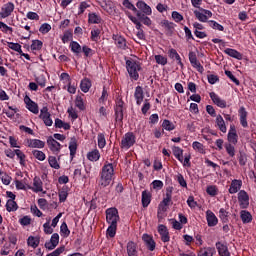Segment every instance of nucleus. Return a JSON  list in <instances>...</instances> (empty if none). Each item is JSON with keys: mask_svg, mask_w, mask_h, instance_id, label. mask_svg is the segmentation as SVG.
<instances>
[{"mask_svg": "<svg viewBox=\"0 0 256 256\" xmlns=\"http://www.w3.org/2000/svg\"><path fill=\"white\" fill-rule=\"evenodd\" d=\"M125 13H126L128 19H130V21H131L132 23H134V25H136V29H137L138 31H141V29H143V28H142V27H143V24H141V22L138 21L135 16L131 15L130 12H125Z\"/></svg>", "mask_w": 256, "mask_h": 256, "instance_id": "45", "label": "nucleus"}, {"mask_svg": "<svg viewBox=\"0 0 256 256\" xmlns=\"http://www.w3.org/2000/svg\"><path fill=\"white\" fill-rule=\"evenodd\" d=\"M35 81L40 87H45V85H47V78H45V75L35 77Z\"/></svg>", "mask_w": 256, "mask_h": 256, "instance_id": "62", "label": "nucleus"}, {"mask_svg": "<svg viewBox=\"0 0 256 256\" xmlns=\"http://www.w3.org/2000/svg\"><path fill=\"white\" fill-rule=\"evenodd\" d=\"M225 149L229 157H235V146L229 143L225 145Z\"/></svg>", "mask_w": 256, "mask_h": 256, "instance_id": "63", "label": "nucleus"}, {"mask_svg": "<svg viewBox=\"0 0 256 256\" xmlns=\"http://www.w3.org/2000/svg\"><path fill=\"white\" fill-rule=\"evenodd\" d=\"M105 213L106 223H108V225H117V223H119L121 217H119V210H117V208H108Z\"/></svg>", "mask_w": 256, "mask_h": 256, "instance_id": "5", "label": "nucleus"}, {"mask_svg": "<svg viewBox=\"0 0 256 256\" xmlns=\"http://www.w3.org/2000/svg\"><path fill=\"white\" fill-rule=\"evenodd\" d=\"M126 69L130 79L134 81L139 80V71L141 70V64L133 59L126 60Z\"/></svg>", "mask_w": 256, "mask_h": 256, "instance_id": "2", "label": "nucleus"}, {"mask_svg": "<svg viewBox=\"0 0 256 256\" xmlns=\"http://www.w3.org/2000/svg\"><path fill=\"white\" fill-rule=\"evenodd\" d=\"M142 241H144V243L149 251H155V247L157 246V243H155L153 236H151L149 234H143Z\"/></svg>", "mask_w": 256, "mask_h": 256, "instance_id": "15", "label": "nucleus"}, {"mask_svg": "<svg viewBox=\"0 0 256 256\" xmlns=\"http://www.w3.org/2000/svg\"><path fill=\"white\" fill-rule=\"evenodd\" d=\"M48 163H49L50 167H52V169H61L59 162H57V157H55V156H49Z\"/></svg>", "mask_w": 256, "mask_h": 256, "instance_id": "52", "label": "nucleus"}, {"mask_svg": "<svg viewBox=\"0 0 256 256\" xmlns=\"http://www.w3.org/2000/svg\"><path fill=\"white\" fill-rule=\"evenodd\" d=\"M13 11H15V4H13V2H8L2 6L0 17L2 19H7V17H11Z\"/></svg>", "mask_w": 256, "mask_h": 256, "instance_id": "8", "label": "nucleus"}, {"mask_svg": "<svg viewBox=\"0 0 256 256\" xmlns=\"http://www.w3.org/2000/svg\"><path fill=\"white\" fill-rule=\"evenodd\" d=\"M109 99V90H107V87L103 86L102 94L100 98L98 99V103L100 105H105V102Z\"/></svg>", "mask_w": 256, "mask_h": 256, "instance_id": "42", "label": "nucleus"}, {"mask_svg": "<svg viewBox=\"0 0 256 256\" xmlns=\"http://www.w3.org/2000/svg\"><path fill=\"white\" fill-rule=\"evenodd\" d=\"M115 176V167L113 163L106 162L100 172V182L101 187H109Z\"/></svg>", "mask_w": 256, "mask_h": 256, "instance_id": "1", "label": "nucleus"}, {"mask_svg": "<svg viewBox=\"0 0 256 256\" xmlns=\"http://www.w3.org/2000/svg\"><path fill=\"white\" fill-rule=\"evenodd\" d=\"M32 155L37 159L38 161H45L47 159V156L43 153L41 150H33Z\"/></svg>", "mask_w": 256, "mask_h": 256, "instance_id": "53", "label": "nucleus"}, {"mask_svg": "<svg viewBox=\"0 0 256 256\" xmlns=\"http://www.w3.org/2000/svg\"><path fill=\"white\" fill-rule=\"evenodd\" d=\"M17 209H19V205L17 204V202H15V200H7L6 211H8V213L15 212L17 211Z\"/></svg>", "mask_w": 256, "mask_h": 256, "instance_id": "39", "label": "nucleus"}, {"mask_svg": "<svg viewBox=\"0 0 256 256\" xmlns=\"http://www.w3.org/2000/svg\"><path fill=\"white\" fill-rule=\"evenodd\" d=\"M127 253L128 256H138L137 244H135V242L129 241L127 243Z\"/></svg>", "mask_w": 256, "mask_h": 256, "instance_id": "34", "label": "nucleus"}, {"mask_svg": "<svg viewBox=\"0 0 256 256\" xmlns=\"http://www.w3.org/2000/svg\"><path fill=\"white\" fill-rule=\"evenodd\" d=\"M112 39H113L115 45L118 47V49H122L123 51H125V49H127V40L125 39V37L114 34L112 36Z\"/></svg>", "mask_w": 256, "mask_h": 256, "instance_id": "18", "label": "nucleus"}, {"mask_svg": "<svg viewBox=\"0 0 256 256\" xmlns=\"http://www.w3.org/2000/svg\"><path fill=\"white\" fill-rule=\"evenodd\" d=\"M219 219L222 223H229V211L225 210V208H221L219 210Z\"/></svg>", "mask_w": 256, "mask_h": 256, "instance_id": "44", "label": "nucleus"}, {"mask_svg": "<svg viewBox=\"0 0 256 256\" xmlns=\"http://www.w3.org/2000/svg\"><path fill=\"white\" fill-rule=\"evenodd\" d=\"M225 55H228L229 57H232L233 59H237L238 61H241L243 59V54L241 52L237 51L233 48H226L224 50Z\"/></svg>", "mask_w": 256, "mask_h": 256, "instance_id": "24", "label": "nucleus"}, {"mask_svg": "<svg viewBox=\"0 0 256 256\" xmlns=\"http://www.w3.org/2000/svg\"><path fill=\"white\" fill-rule=\"evenodd\" d=\"M210 99H212L213 103L217 105V107H220V109L227 107V101L221 99L215 92L210 93Z\"/></svg>", "mask_w": 256, "mask_h": 256, "instance_id": "21", "label": "nucleus"}, {"mask_svg": "<svg viewBox=\"0 0 256 256\" xmlns=\"http://www.w3.org/2000/svg\"><path fill=\"white\" fill-rule=\"evenodd\" d=\"M228 141L232 145H237V142L239 141V135H237V129L233 124L230 125V129L228 131Z\"/></svg>", "mask_w": 256, "mask_h": 256, "instance_id": "16", "label": "nucleus"}, {"mask_svg": "<svg viewBox=\"0 0 256 256\" xmlns=\"http://www.w3.org/2000/svg\"><path fill=\"white\" fill-rule=\"evenodd\" d=\"M70 157L73 159L77 155V138L72 137L69 143Z\"/></svg>", "mask_w": 256, "mask_h": 256, "instance_id": "31", "label": "nucleus"}, {"mask_svg": "<svg viewBox=\"0 0 256 256\" xmlns=\"http://www.w3.org/2000/svg\"><path fill=\"white\" fill-rule=\"evenodd\" d=\"M105 145H107V140L105 139V134H98V147L99 149H104Z\"/></svg>", "mask_w": 256, "mask_h": 256, "instance_id": "60", "label": "nucleus"}, {"mask_svg": "<svg viewBox=\"0 0 256 256\" xmlns=\"http://www.w3.org/2000/svg\"><path fill=\"white\" fill-rule=\"evenodd\" d=\"M135 143H137V137L135 136V134L133 132H127L122 137V140L120 142V148L125 149V151H129V149H131V147H133Z\"/></svg>", "mask_w": 256, "mask_h": 256, "instance_id": "4", "label": "nucleus"}, {"mask_svg": "<svg viewBox=\"0 0 256 256\" xmlns=\"http://www.w3.org/2000/svg\"><path fill=\"white\" fill-rule=\"evenodd\" d=\"M32 51H41L43 49V41L33 40L31 44Z\"/></svg>", "mask_w": 256, "mask_h": 256, "instance_id": "55", "label": "nucleus"}, {"mask_svg": "<svg viewBox=\"0 0 256 256\" xmlns=\"http://www.w3.org/2000/svg\"><path fill=\"white\" fill-rule=\"evenodd\" d=\"M0 179L3 185H11L12 178L6 172L0 171Z\"/></svg>", "mask_w": 256, "mask_h": 256, "instance_id": "51", "label": "nucleus"}, {"mask_svg": "<svg viewBox=\"0 0 256 256\" xmlns=\"http://www.w3.org/2000/svg\"><path fill=\"white\" fill-rule=\"evenodd\" d=\"M34 193H41L43 192V181L41 178L35 176L33 179V187L30 188Z\"/></svg>", "mask_w": 256, "mask_h": 256, "instance_id": "25", "label": "nucleus"}, {"mask_svg": "<svg viewBox=\"0 0 256 256\" xmlns=\"http://www.w3.org/2000/svg\"><path fill=\"white\" fill-rule=\"evenodd\" d=\"M28 147H31L32 149H43L45 147V142L39 139H30L28 141Z\"/></svg>", "mask_w": 256, "mask_h": 256, "instance_id": "29", "label": "nucleus"}, {"mask_svg": "<svg viewBox=\"0 0 256 256\" xmlns=\"http://www.w3.org/2000/svg\"><path fill=\"white\" fill-rule=\"evenodd\" d=\"M215 246L220 256H231V252H229V247L227 244L218 241L216 242Z\"/></svg>", "mask_w": 256, "mask_h": 256, "instance_id": "20", "label": "nucleus"}, {"mask_svg": "<svg viewBox=\"0 0 256 256\" xmlns=\"http://www.w3.org/2000/svg\"><path fill=\"white\" fill-rule=\"evenodd\" d=\"M57 245H59V234L54 233V234H52L50 241L45 242L44 246L49 251H53V249H55V247H57Z\"/></svg>", "mask_w": 256, "mask_h": 256, "instance_id": "17", "label": "nucleus"}, {"mask_svg": "<svg viewBox=\"0 0 256 256\" xmlns=\"http://www.w3.org/2000/svg\"><path fill=\"white\" fill-rule=\"evenodd\" d=\"M238 203L241 209H247L249 207V194H247V191L245 190L239 191Z\"/></svg>", "mask_w": 256, "mask_h": 256, "instance_id": "9", "label": "nucleus"}, {"mask_svg": "<svg viewBox=\"0 0 256 256\" xmlns=\"http://www.w3.org/2000/svg\"><path fill=\"white\" fill-rule=\"evenodd\" d=\"M172 152L174 157L178 159L180 163H183V149L179 146H173Z\"/></svg>", "mask_w": 256, "mask_h": 256, "instance_id": "37", "label": "nucleus"}, {"mask_svg": "<svg viewBox=\"0 0 256 256\" xmlns=\"http://www.w3.org/2000/svg\"><path fill=\"white\" fill-rule=\"evenodd\" d=\"M238 161L241 167H245V165H247V154H245V152L240 151L238 155Z\"/></svg>", "mask_w": 256, "mask_h": 256, "instance_id": "59", "label": "nucleus"}, {"mask_svg": "<svg viewBox=\"0 0 256 256\" xmlns=\"http://www.w3.org/2000/svg\"><path fill=\"white\" fill-rule=\"evenodd\" d=\"M216 127H218L219 131L222 133H227V125L225 124V120L221 114L216 116Z\"/></svg>", "mask_w": 256, "mask_h": 256, "instance_id": "27", "label": "nucleus"}, {"mask_svg": "<svg viewBox=\"0 0 256 256\" xmlns=\"http://www.w3.org/2000/svg\"><path fill=\"white\" fill-rule=\"evenodd\" d=\"M206 193L210 195V197H216L219 194V188L216 185H210L206 188Z\"/></svg>", "mask_w": 256, "mask_h": 256, "instance_id": "49", "label": "nucleus"}, {"mask_svg": "<svg viewBox=\"0 0 256 256\" xmlns=\"http://www.w3.org/2000/svg\"><path fill=\"white\" fill-rule=\"evenodd\" d=\"M161 127L163 131H175V125L168 119L163 120Z\"/></svg>", "mask_w": 256, "mask_h": 256, "instance_id": "40", "label": "nucleus"}, {"mask_svg": "<svg viewBox=\"0 0 256 256\" xmlns=\"http://www.w3.org/2000/svg\"><path fill=\"white\" fill-rule=\"evenodd\" d=\"M24 103L26 104V109H28V111L34 113V115L39 114V105L35 101L31 100L29 96H25Z\"/></svg>", "mask_w": 256, "mask_h": 256, "instance_id": "10", "label": "nucleus"}, {"mask_svg": "<svg viewBox=\"0 0 256 256\" xmlns=\"http://www.w3.org/2000/svg\"><path fill=\"white\" fill-rule=\"evenodd\" d=\"M60 233L64 237H69L71 235V230H69V227L67 226L66 222H63L60 226Z\"/></svg>", "mask_w": 256, "mask_h": 256, "instance_id": "54", "label": "nucleus"}, {"mask_svg": "<svg viewBox=\"0 0 256 256\" xmlns=\"http://www.w3.org/2000/svg\"><path fill=\"white\" fill-rule=\"evenodd\" d=\"M194 15L196 19H198V21H200L201 23H207L208 17L203 12L195 10Z\"/></svg>", "mask_w": 256, "mask_h": 256, "instance_id": "56", "label": "nucleus"}, {"mask_svg": "<svg viewBox=\"0 0 256 256\" xmlns=\"http://www.w3.org/2000/svg\"><path fill=\"white\" fill-rule=\"evenodd\" d=\"M188 58L192 67L198 71V73H203L205 68L201 65V62L197 59V54L193 51H190L188 54Z\"/></svg>", "mask_w": 256, "mask_h": 256, "instance_id": "6", "label": "nucleus"}, {"mask_svg": "<svg viewBox=\"0 0 256 256\" xmlns=\"http://www.w3.org/2000/svg\"><path fill=\"white\" fill-rule=\"evenodd\" d=\"M192 147H193L194 151H198V153L205 155V153H206L205 146H203V144L201 142H199V141L193 142Z\"/></svg>", "mask_w": 256, "mask_h": 256, "instance_id": "47", "label": "nucleus"}, {"mask_svg": "<svg viewBox=\"0 0 256 256\" xmlns=\"http://www.w3.org/2000/svg\"><path fill=\"white\" fill-rule=\"evenodd\" d=\"M117 235V225L109 224L106 230L107 239H113Z\"/></svg>", "mask_w": 256, "mask_h": 256, "instance_id": "36", "label": "nucleus"}, {"mask_svg": "<svg viewBox=\"0 0 256 256\" xmlns=\"http://www.w3.org/2000/svg\"><path fill=\"white\" fill-rule=\"evenodd\" d=\"M138 11L142 13V15H153V10L151 9V6H149L145 1L140 0L136 3Z\"/></svg>", "mask_w": 256, "mask_h": 256, "instance_id": "11", "label": "nucleus"}, {"mask_svg": "<svg viewBox=\"0 0 256 256\" xmlns=\"http://www.w3.org/2000/svg\"><path fill=\"white\" fill-rule=\"evenodd\" d=\"M124 111H125V102L123 101V98L118 96L116 98L114 113H115V121L116 123H118V125H120V127H123Z\"/></svg>", "mask_w": 256, "mask_h": 256, "instance_id": "3", "label": "nucleus"}, {"mask_svg": "<svg viewBox=\"0 0 256 256\" xmlns=\"http://www.w3.org/2000/svg\"><path fill=\"white\" fill-rule=\"evenodd\" d=\"M238 115L240 118V125H242L244 129H247V127H249V123L247 122V115H249V113L247 112L244 106H241L239 108Z\"/></svg>", "mask_w": 256, "mask_h": 256, "instance_id": "14", "label": "nucleus"}, {"mask_svg": "<svg viewBox=\"0 0 256 256\" xmlns=\"http://www.w3.org/2000/svg\"><path fill=\"white\" fill-rule=\"evenodd\" d=\"M75 106L78 107L80 111H85V103L83 102V96H76Z\"/></svg>", "mask_w": 256, "mask_h": 256, "instance_id": "57", "label": "nucleus"}, {"mask_svg": "<svg viewBox=\"0 0 256 256\" xmlns=\"http://www.w3.org/2000/svg\"><path fill=\"white\" fill-rule=\"evenodd\" d=\"M122 5L126 9H129L130 11H133V13H136V15L140 12L137 9V7H135V5H133V3H131V1H129V0H123Z\"/></svg>", "mask_w": 256, "mask_h": 256, "instance_id": "48", "label": "nucleus"}, {"mask_svg": "<svg viewBox=\"0 0 256 256\" xmlns=\"http://www.w3.org/2000/svg\"><path fill=\"white\" fill-rule=\"evenodd\" d=\"M240 218L242 223H244V225L247 223H251L253 221V216L251 215V212L247 210H242L240 212Z\"/></svg>", "mask_w": 256, "mask_h": 256, "instance_id": "32", "label": "nucleus"}, {"mask_svg": "<svg viewBox=\"0 0 256 256\" xmlns=\"http://www.w3.org/2000/svg\"><path fill=\"white\" fill-rule=\"evenodd\" d=\"M134 98L136 100V105H141L143 99H145V93L143 92V87L137 86L134 92Z\"/></svg>", "mask_w": 256, "mask_h": 256, "instance_id": "23", "label": "nucleus"}, {"mask_svg": "<svg viewBox=\"0 0 256 256\" xmlns=\"http://www.w3.org/2000/svg\"><path fill=\"white\" fill-rule=\"evenodd\" d=\"M70 49L72 53H75V55H79L83 48L81 47V44H79L77 41H72L70 43Z\"/></svg>", "mask_w": 256, "mask_h": 256, "instance_id": "46", "label": "nucleus"}, {"mask_svg": "<svg viewBox=\"0 0 256 256\" xmlns=\"http://www.w3.org/2000/svg\"><path fill=\"white\" fill-rule=\"evenodd\" d=\"M206 221H207L208 227H216V225L219 223V219L217 218L215 213H213V211L211 210L206 211Z\"/></svg>", "mask_w": 256, "mask_h": 256, "instance_id": "19", "label": "nucleus"}, {"mask_svg": "<svg viewBox=\"0 0 256 256\" xmlns=\"http://www.w3.org/2000/svg\"><path fill=\"white\" fill-rule=\"evenodd\" d=\"M148 16L149 15L141 13V11L136 15V17L139 19V21H141V23H143V25H146V27H151L153 21H151V18Z\"/></svg>", "mask_w": 256, "mask_h": 256, "instance_id": "30", "label": "nucleus"}, {"mask_svg": "<svg viewBox=\"0 0 256 256\" xmlns=\"http://www.w3.org/2000/svg\"><path fill=\"white\" fill-rule=\"evenodd\" d=\"M215 253H217V251L214 247H206L199 251L198 256H213Z\"/></svg>", "mask_w": 256, "mask_h": 256, "instance_id": "38", "label": "nucleus"}, {"mask_svg": "<svg viewBox=\"0 0 256 256\" xmlns=\"http://www.w3.org/2000/svg\"><path fill=\"white\" fill-rule=\"evenodd\" d=\"M175 179L177 183H179L180 187L187 189V180H185V177L183 176V174L176 175Z\"/></svg>", "mask_w": 256, "mask_h": 256, "instance_id": "58", "label": "nucleus"}, {"mask_svg": "<svg viewBox=\"0 0 256 256\" xmlns=\"http://www.w3.org/2000/svg\"><path fill=\"white\" fill-rule=\"evenodd\" d=\"M168 57L170 59H175L177 61V65H180L181 67H184L183 61L181 60V56L177 52L175 48H171L168 50Z\"/></svg>", "mask_w": 256, "mask_h": 256, "instance_id": "26", "label": "nucleus"}, {"mask_svg": "<svg viewBox=\"0 0 256 256\" xmlns=\"http://www.w3.org/2000/svg\"><path fill=\"white\" fill-rule=\"evenodd\" d=\"M241 187H243V181L234 179L231 181L228 193H230V195H235V193H239V191H241Z\"/></svg>", "mask_w": 256, "mask_h": 256, "instance_id": "13", "label": "nucleus"}, {"mask_svg": "<svg viewBox=\"0 0 256 256\" xmlns=\"http://www.w3.org/2000/svg\"><path fill=\"white\" fill-rule=\"evenodd\" d=\"M87 159L92 162L99 161L101 159V153L97 149H94L87 153Z\"/></svg>", "mask_w": 256, "mask_h": 256, "instance_id": "35", "label": "nucleus"}, {"mask_svg": "<svg viewBox=\"0 0 256 256\" xmlns=\"http://www.w3.org/2000/svg\"><path fill=\"white\" fill-rule=\"evenodd\" d=\"M91 79L84 78L80 82V89L83 93H89V89H91Z\"/></svg>", "mask_w": 256, "mask_h": 256, "instance_id": "33", "label": "nucleus"}, {"mask_svg": "<svg viewBox=\"0 0 256 256\" xmlns=\"http://www.w3.org/2000/svg\"><path fill=\"white\" fill-rule=\"evenodd\" d=\"M39 31L42 33V35H47L49 31H51V26L49 23H44L40 26Z\"/></svg>", "mask_w": 256, "mask_h": 256, "instance_id": "64", "label": "nucleus"}, {"mask_svg": "<svg viewBox=\"0 0 256 256\" xmlns=\"http://www.w3.org/2000/svg\"><path fill=\"white\" fill-rule=\"evenodd\" d=\"M47 145L54 155H59L61 151V143L57 142L53 136L48 137Z\"/></svg>", "mask_w": 256, "mask_h": 256, "instance_id": "7", "label": "nucleus"}, {"mask_svg": "<svg viewBox=\"0 0 256 256\" xmlns=\"http://www.w3.org/2000/svg\"><path fill=\"white\" fill-rule=\"evenodd\" d=\"M158 233L163 243H169V241H171V236H169V230L167 229V226L160 224L158 226Z\"/></svg>", "mask_w": 256, "mask_h": 256, "instance_id": "12", "label": "nucleus"}, {"mask_svg": "<svg viewBox=\"0 0 256 256\" xmlns=\"http://www.w3.org/2000/svg\"><path fill=\"white\" fill-rule=\"evenodd\" d=\"M208 25H209V27H211L215 31H225V27H223V25L219 24L215 20H209Z\"/></svg>", "mask_w": 256, "mask_h": 256, "instance_id": "50", "label": "nucleus"}, {"mask_svg": "<svg viewBox=\"0 0 256 256\" xmlns=\"http://www.w3.org/2000/svg\"><path fill=\"white\" fill-rule=\"evenodd\" d=\"M154 59L158 65H162V66L167 65V57L161 54L155 55Z\"/></svg>", "mask_w": 256, "mask_h": 256, "instance_id": "61", "label": "nucleus"}, {"mask_svg": "<svg viewBox=\"0 0 256 256\" xmlns=\"http://www.w3.org/2000/svg\"><path fill=\"white\" fill-rule=\"evenodd\" d=\"M151 192L149 190H144L142 192V207L147 208L151 205Z\"/></svg>", "mask_w": 256, "mask_h": 256, "instance_id": "28", "label": "nucleus"}, {"mask_svg": "<svg viewBox=\"0 0 256 256\" xmlns=\"http://www.w3.org/2000/svg\"><path fill=\"white\" fill-rule=\"evenodd\" d=\"M90 39H91V41H94L95 43H97V41H99V39H101V29L94 27L91 30Z\"/></svg>", "mask_w": 256, "mask_h": 256, "instance_id": "41", "label": "nucleus"}, {"mask_svg": "<svg viewBox=\"0 0 256 256\" xmlns=\"http://www.w3.org/2000/svg\"><path fill=\"white\" fill-rule=\"evenodd\" d=\"M39 243V238H36L35 236H29L27 239L28 247H32L33 249H37V247H39Z\"/></svg>", "mask_w": 256, "mask_h": 256, "instance_id": "43", "label": "nucleus"}, {"mask_svg": "<svg viewBox=\"0 0 256 256\" xmlns=\"http://www.w3.org/2000/svg\"><path fill=\"white\" fill-rule=\"evenodd\" d=\"M88 23L90 25H99L103 23V18H101V15L91 12L88 14Z\"/></svg>", "mask_w": 256, "mask_h": 256, "instance_id": "22", "label": "nucleus"}]
</instances>
